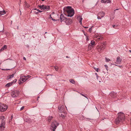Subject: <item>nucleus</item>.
<instances>
[{
    "label": "nucleus",
    "mask_w": 131,
    "mask_h": 131,
    "mask_svg": "<svg viewBox=\"0 0 131 131\" xmlns=\"http://www.w3.org/2000/svg\"><path fill=\"white\" fill-rule=\"evenodd\" d=\"M25 5L26 7H29V5L26 2H25Z\"/></svg>",
    "instance_id": "bb28decb"
},
{
    "label": "nucleus",
    "mask_w": 131,
    "mask_h": 131,
    "mask_svg": "<svg viewBox=\"0 0 131 131\" xmlns=\"http://www.w3.org/2000/svg\"><path fill=\"white\" fill-rule=\"evenodd\" d=\"M49 18H51V19H52V17H51V15H50L49 16Z\"/></svg>",
    "instance_id": "c03bdc74"
},
{
    "label": "nucleus",
    "mask_w": 131,
    "mask_h": 131,
    "mask_svg": "<svg viewBox=\"0 0 131 131\" xmlns=\"http://www.w3.org/2000/svg\"><path fill=\"white\" fill-rule=\"evenodd\" d=\"M102 18L100 16L98 15L97 18L98 19H101Z\"/></svg>",
    "instance_id": "473e14b6"
},
{
    "label": "nucleus",
    "mask_w": 131,
    "mask_h": 131,
    "mask_svg": "<svg viewBox=\"0 0 131 131\" xmlns=\"http://www.w3.org/2000/svg\"><path fill=\"white\" fill-rule=\"evenodd\" d=\"M20 79L23 82H25L28 79V78H26L25 76H24L20 77Z\"/></svg>",
    "instance_id": "4468645a"
},
{
    "label": "nucleus",
    "mask_w": 131,
    "mask_h": 131,
    "mask_svg": "<svg viewBox=\"0 0 131 131\" xmlns=\"http://www.w3.org/2000/svg\"><path fill=\"white\" fill-rule=\"evenodd\" d=\"M98 15L103 18L105 15V13L103 12H101L98 14Z\"/></svg>",
    "instance_id": "f3484780"
},
{
    "label": "nucleus",
    "mask_w": 131,
    "mask_h": 131,
    "mask_svg": "<svg viewBox=\"0 0 131 131\" xmlns=\"http://www.w3.org/2000/svg\"><path fill=\"white\" fill-rule=\"evenodd\" d=\"M118 116L115 119V122L117 124H118L120 122H123L125 119L124 114L122 112L118 113Z\"/></svg>",
    "instance_id": "f03ea898"
},
{
    "label": "nucleus",
    "mask_w": 131,
    "mask_h": 131,
    "mask_svg": "<svg viewBox=\"0 0 131 131\" xmlns=\"http://www.w3.org/2000/svg\"><path fill=\"white\" fill-rule=\"evenodd\" d=\"M18 27H17V28H18Z\"/></svg>",
    "instance_id": "69168bd1"
},
{
    "label": "nucleus",
    "mask_w": 131,
    "mask_h": 131,
    "mask_svg": "<svg viewBox=\"0 0 131 131\" xmlns=\"http://www.w3.org/2000/svg\"><path fill=\"white\" fill-rule=\"evenodd\" d=\"M112 97L114 98L116 97L117 96V93L114 92H112L110 94Z\"/></svg>",
    "instance_id": "2eb2a0df"
},
{
    "label": "nucleus",
    "mask_w": 131,
    "mask_h": 131,
    "mask_svg": "<svg viewBox=\"0 0 131 131\" xmlns=\"http://www.w3.org/2000/svg\"><path fill=\"white\" fill-rule=\"evenodd\" d=\"M78 93L80 94V95H82V96H83L84 97L86 98H87V99H88L87 97L86 96H85L84 94H82L81 93H80L79 92H78Z\"/></svg>",
    "instance_id": "c85d7f7f"
},
{
    "label": "nucleus",
    "mask_w": 131,
    "mask_h": 131,
    "mask_svg": "<svg viewBox=\"0 0 131 131\" xmlns=\"http://www.w3.org/2000/svg\"><path fill=\"white\" fill-rule=\"evenodd\" d=\"M52 116H49L47 118V120L48 121L50 122L52 119Z\"/></svg>",
    "instance_id": "b1692460"
},
{
    "label": "nucleus",
    "mask_w": 131,
    "mask_h": 131,
    "mask_svg": "<svg viewBox=\"0 0 131 131\" xmlns=\"http://www.w3.org/2000/svg\"><path fill=\"white\" fill-rule=\"evenodd\" d=\"M130 72L131 73V71H130Z\"/></svg>",
    "instance_id": "774afa93"
},
{
    "label": "nucleus",
    "mask_w": 131,
    "mask_h": 131,
    "mask_svg": "<svg viewBox=\"0 0 131 131\" xmlns=\"http://www.w3.org/2000/svg\"><path fill=\"white\" fill-rule=\"evenodd\" d=\"M59 124L56 121H53L52 123L50 128L51 129H52L53 131H55V129H56L57 126H58Z\"/></svg>",
    "instance_id": "7ed1b4c3"
},
{
    "label": "nucleus",
    "mask_w": 131,
    "mask_h": 131,
    "mask_svg": "<svg viewBox=\"0 0 131 131\" xmlns=\"http://www.w3.org/2000/svg\"><path fill=\"white\" fill-rule=\"evenodd\" d=\"M23 59H24V60H26V59L25 57H23Z\"/></svg>",
    "instance_id": "49530a36"
},
{
    "label": "nucleus",
    "mask_w": 131,
    "mask_h": 131,
    "mask_svg": "<svg viewBox=\"0 0 131 131\" xmlns=\"http://www.w3.org/2000/svg\"><path fill=\"white\" fill-rule=\"evenodd\" d=\"M20 12L21 13V11H20Z\"/></svg>",
    "instance_id": "0e129e2a"
},
{
    "label": "nucleus",
    "mask_w": 131,
    "mask_h": 131,
    "mask_svg": "<svg viewBox=\"0 0 131 131\" xmlns=\"http://www.w3.org/2000/svg\"><path fill=\"white\" fill-rule=\"evenodd\" d=\"M95 45V42L93 40H91L90 43L89 44L88 48L89 49H91L92 47Z\"/></svg>",
    "instance_id": "1a4fd4ad"
},
{
    "label": "nucleus",
    "mask_w": 131,
    "mask_h": 131,
    "mask_svg": "<svg viewBox=\"0 0 131 131\" xmlns=\"http://www.w3.org/2000/svg\"><path fill=\"white\" fill-rule=\"evenodd\" d=\"M61 116L63 117H64L66 116L65 115H63L62 114H61Z\"/></svg>",
    "instance_id": "e433bc0d"
},
{
    "label": "nucleus",
    "mask_w": 131,
    "mask_h": 131,
    "mask_svg": "<svg viewBox=\"0 0 131 131\" xmlns=\"http://www.w3.org/2000/svg\"><path fill=\"white\" fill-rule=\"evenodd\" d=\"M17 81V80L16 79H15L12 82H13V83H15L16 81Z\"/></svg>",
    "instance_id": "f704fd0d"
},
{
    "label": "nucleus",
    "mask_w": 131,
    "mask_h": 131,
    "mask_svg": "<svg viewBox=\"0 0 131 131\" xmlns=\"http://www.w3.org/2000/svg\"><path fill=\"white\" fill-rule=\"evenodd\" d=\"M19 93V92L18 91L15 90L12 92L11 95L13 97H15L17 96Z\"/></svg>",
    "instance_id": "0eeeda50"
},
{
    "label": "nucleus",
    "mask_w": 131,
    "mask_h": 131,
    "mask_svg": "<svg viewBox=\"0 0 131 131\" xmlns=\"http://www.w3.org/2000/svg\"><path fill=\"white\" fill-rule=\"evenodd\" d=\"M129 51V52H131V50H130Z\"/></svg>",
    "instance_id": "5fc2aeb1"
},
{
    "label": "nucleus",
    "mask_w": 131,
    "mask_h": 131,
    "mask_svg": "<svg viewBox=\"0 0 131 131\" xmlns=\"http://www.w3.org/2000/svg\"><path fill=\"white\" fill-rule=\"evenodd\" d=\"M37 11H38V13L39 12V13H41L42 12V11H41L38 9H37Z\"/></svg>",
    "instance_id": "a19ab883"
},
{
    "label": "nucleus",
    "mask_w": 131,
    "mask_h": 131,
    "mask_svg": "<svg viewBox=\"0 0 131 131\" xmlns=\"http://www.w3.org/2000/svg\"><path fill=\"white\" fill-rule=\"evenodd\" d=\"M2 48H3L4 50L6 49L7 48V46L6 45H5L3 47H2Z\"/></svg>",
    "instance_id": "7c9ffc66"
},
{
    "label": "nucleus",
    "mask_w": 131,
    "mask_h": 131,
    "mask_svg": "<svg viewBox=\"0 0 131 131\" xmlns=\"http://www.w3.org/2000/svg\"><path fill=\"white\" fill-rule=\"evenodd\" d=\"M10 69H3L2 70H9Z\"/></svg>",
    "instance_id": "de8ad7c7"
},
{
    "label": "nucleus",
    "mask_w": 131,
    "mask_h": 131,
    "mask_svg": "<svg viewBox=\"0 0 131 131\" xmlns=\"http://www.w3.org/2000/svg\"><path fill=\"white\" fill-rule=\"evenodd\" d=\"M64 22L67 25H69L70 24L72 23V20L70 19H67L66 18V20H65Z\"/></svg>",
    "instance_id": "f8f14e48"
},
{
    "label": "nucleus",
    "mask_w": 131,
    "mask_h": 131,
    "mask_svg": "<svg viewBox=\"0 0 131 131\" xmlns=\"http://www.w3.org/2000/svg\"><path fill=\"white\" fill-rule=\"evenodd\" d=\"M53 21H56V20L55 19H54L53 18H52V19H51Z\"/></svg>",
    "instance_id": "a18cd8bd"
},
{
    "label": "nucleus",
    "mask_w": 131,
    "mask_h": 131,
    "mask_svg": "<svg viewBox=\"0 0 131 131\" xmlns=\"http://www.w3.org/2000/svg\"><path fill=\"white\" fill-rule=\"evenodd\" d=\"M47 33V32H45V34H46Z\"/></svg>",
    "instance_id": "052dcab7"
},
{
    "label": "nucleus",
    "mask_w": 131,
    "mask_h": 131,
    "mask_svg": "<svg viewBox=\"0 0 131 131\" xmlns=\"http://www.w3.org/2000/svg\"><path fill=\"white\" fill-rule=\"evenodd\" d=\"M20 2H21V0H20Z\"/></svg>",
    "instance_id": "338daca9"
},
{
    "label": "nucleus",
    "mask_w": 131,
    "mask_h": 131,
    "mask_svg": "<svg viewBox=\"0 0 131 131\" xmlns=\"http://www.w3.org/2000/svg\"><path fill=\"white\" fill-rule=\"evenodd\" d=\"M14 74H13L12 75H9L8 77V79H10L12 78H13L14 77Z\"/></svg>",
    "instance_id": "5701e85b"
},
{
    "label": "nucleus",
    "mask_w": 131,
    "mask_h": 131,
    "mask_svg": "<svg viewBox=\"0 0 131 131\" xmlns=\"http://www.w3.org/2000/svg\"><path fill=\"white\" fill-rule=\"evenodd\" d=\"M32 11L34 12L36 14H37L38 13V11H37V9L36 8H35L32 9Z\"/></svg>",
    "instance_id": "412c9836"
},
{
    "label": "nucleus",
    "mask_w": 131,
    "mask_h": 131,
    "mask_svg": "<svg viewBox=\"0 0 131 131\" xmlns=\"http://www.w3.org/2000/svg\"><path fill=\"white\" fill-rule=\"evenodd\" d=\"M67 18L64 17V15L62 14H61L60 16V19L61 22H64L66 20Z\"/></svg>",
    "instance_id": "9b49d317"
},
{
    "label": "nucleus",
    "mask_w": 131,
    "mask_h": 131,
    "mask_svg": "<svg viewBox=\"0 0 131 131\" xmlns=\"http://www.w3.org/2000/svg\"><path fill=\"white\" fill-rule=\"evenodd\" d=\"M67 57V58H68V56H67V57Z\"/></svg>",
    "instance_id": "bf43d9fd"
},
{
    "label": "nucleus",
    "mask_w": 131,
    "mask_h": 131,
    "mask_svg": "<svg viewBox=\"0 0 131 131\" xmlns=\"http://www.w3.org/2000/svg\"><path fill=\"white\" fill-rule=\"evenodd\" d=\"M38 7L42 10L48 11L50 9V6L48 5H38Z\"/></svg>",
    "instance_id": "20e7f679"
},
{
    "label": "nucleus",
    "mask_w": 131,
    "mask_h": 131,
    "mask_svg": "<svg viewBox=\"0 0 131 131\" xmlns=\"http://www.w3.org/2000/svg\"><path fill=\"white\" fill-rule=\"evenodd\" d=\"M13 84V82H11L10 83H7L5 85V87L7 88L8 87L12 85Z\"/></svg>",
    "instance_id": "6ab92c4d"
},
{
    "label": "nucleus",
    "mask_w": 131,
    "mask_h": 131,
    "mask_svg": "<svg viewBox=\"0 0 131 131\" xmlns=\"http://www.w3.org/2000/svg\"><path fill=\"white\" fill-rule=\"evenodd\" d=\"M21 80H20V79H19V84H20L22 83H23V82L21 81Z\"/></svg>",
    "instance_id": "72a5a7b5"
},
{
    "label": "nucleus",
    "mask_w": 131,
    "mask_h": 131,
    "mask_svg": "<svg viewBox=\"0 0 131 131\" xmlns=\"http://www.w3.org/2000/svg\"><path fill=\"white\" fill-rule=\"evenodd\" d=\"M84 28H88V27H84Z\"/></svg>",
    "instance_id": "603ef678"
},
{
    "label": "nucleus",
    "mask_w": 131,
    "mask_h": 131,
    "mask_svg": "<svg viewBox=\"0 0 131 131\" xmlns=\"http://www.w3.org/2000/svg\"><path fill=\"white\" fill-rule=\"evenodd\" d=\"M26 78H28V79L31 77V76L30 75H27V76H26Z\"/></svg>",
    "instance_id": "58836bf2"
},
{
    "label": "nucleus",
    "mask_w": 131,
    "mask_h": 131,
    "mask_svg": "<svg viewBox=\"0 0 131 131\" xmlns=\"http://www.w3.org/2000/svg\"><path fill=\"white\" fill-rule=\"evenodd\" d=\"M92 30V27H91L89 28V31L90 32H91Z\"/></svg>",
    "instance_id": "c9c22d12"
},
{
    "label": "nucleus",
    "mask_w": 131,
    "mask_h": 131,
    "mask_svg": "<svg viewBox=\"0 0 131 131\" xmlns=\"http://www.w3.org/2000/svg\"><path fill=\"white\" fill-rule=\"evenodd\" d=\"M24 106H22L20 108V110H22L24 108Z\"/></svg>",
    "instance_id": "ea45409f"
},
{
    "label": "nucleus",
    "mask_w": 131,
    "mask_h": 131,
    "mask_svg": "<svg viewBox=\"0 0 131 131\" xmlns=\"http://www.w3.org/2000/svg\"><path fill=\"white\" fill-rule=\"evenodd\" d=\"M1 31H0V32H1Z\"/></svg>",
    "instance_id": "e2e57ef3"
},
{
    "label": "nucleus",
    "mask_w": 131,
    "mask_h": 131,
    "mask_svg": "<svg viewBox=\"0 0 131 131\" xmlns=\"http://www.w3.org/2000/svg\"><path fill=\"white\" fill-rule=\"evenodd\" d=\"M64 12H66L67 14V16L72 17L74 14V11L71 7L69 6L65 7L63 8Z\"/></svg>",
    "instance_id": "f257e3e1"
},
{
    "label": "nucleus",
    "mask_w": 131,
    "mask_h": 131,
    "mask_svg": "<svg viewBox=\"0 0 131 131\" xmlns=\"http://www.w3.org/2000/svg\"><path fill=\"white\" fill-rule=\"evenodd\" d=\"M122 61V59L120 57L118 56L116 59V63L117 64H120Z\"/></svg>",
    "instance_id": "ddd939ff"
},
{
    "label": "nucleus",
    "mask_w": 131,
    "mask_h": 131,
    "mask_svg": "<svg viewBox=\"0 0 131 131\" xmlns=\"http://www.w3.org/2000/svg\"><path fill=\"white\" fill-rule=\"evenodd\" d=\"M5 13H6L4 10L0 11V16L5 14Z\"/></svg>",
    "instance_id": "4be33fe9"
},
{
    "label": "nucleus",
    "mask_w": 131,
    "mask_h": 131,
    "mask_svg": "<svg viewBox=\"0 0 131 131\" xmlns=\"http://www.w3.org/2000/svg\"><path fill=\"white\" fill-rule=\"evenodd\" d=\"M99 82H101V81H99Z\"/></svg>",
    "instance_id": "13d9d810"
},
{
    "label": "nucleus",
    "mask_w": 131,
    "mask_h": 131,
    "mask_svg": "<svg viewBox=\"0 0 131 131\" xmlns=\"http://www.w3.org/2000/svg\"><path fill=\"white\" fill-rule=\"evenodd\" d=\"M54 68L56 71H58V67L57 66H56L54 67Z\"/></svg>",
    "instance_id": "c756f323"
},
{
    "label": "nucleus",
    "mask_w": 131,
    "mask_h": 131,
    "mask_svg": "<svg viewBox=\"0 0 131 131\" xmlns=\"http://www.w3.org/2000/svg\"><path fill=\"white\" fill-rule=\"evenodd\" d=\"M87 39L88 40V38H87Z\"/></svg>",
    "instance_id": "680f3d73"
},
{
    "label": "nucleus",
    "mask_w": 131,
    "mask_h": 131,
    "mask_svg": "<svg viewBox=\"0 0 131 131\" xmlns=\"http://www.w3.org/2000/svg\"><path fill=\"white\" fill-rule=\"evenodd\" d=\"M5 122L4 117L3 116H0V126L2 125H5Z\"/></svg>",
    "instance_id": "6e6552de"
},
{
    "label": "nucleus",
    "mask_w": 131,
    "mask_h": 131,
    "mask_svg": "<svg viewBox=\"0 0 131 131\" xmlns=\"http://www.w3.org/2000/svg\"><path fill=\"white\" fill-rule=\"evenodd\" d=\"M77 19L78 20L79 23L81 24H82V18L80 16H78L77 17Z\"/></svg>",
    "instance_id": "dca6fc26"
},
{
    "label": "nucleus",
    "mask_w": 131,
    "mask_h": 131,
    "mask_svg": "<svg viewBox=\"0 0 131 131\" xmlns=\"http://www.w3.org/2000/svg\"><path fill=\"white\" fill-rule=\"evenodd\" d=\"M4 50V49H3V48H2V47L1 49L0 50V52L2 51L3 50Z\"/></svg>",
    "instance_id": "79ce46f5"
},
{
    "label": "nucleus",
    "mask_w": 131,
    "mask_h": 131,
    "mask_svg": "<svg viewBox=\"0 0 131 131\" xmlns=\"http://www.w3.org/2000/svg\"><path fill=\"white\" fill-rule=\"evenodd\" d=\"M97 39L98 40H101L102 39V37L101 36V35H99L97 37Z\"/></svg>",
    "instance_id": "a878e982"
},
{
    "label": "nucleus",
    "mask_w": 131,
    "mask_h": 131,
    "mask_svg": "<svg viewBox=\"0 0 131 131\" xmlns=\"http://www.w3.org/2000/svg\"><path fill=\"white\" fill-rule=\"evenodd\" d=\"M7 106L6 104H1L0 105V111L1 112L7 110Z\"/></svg>",
    "instance_id": "423d86ee"
},
{
    "label": "nucleus",
    "mask_w": 131,
    "mask_h": 131,
    "mask_svg": "<svg viewBox=\"0 0 131 131\" xmlns=\"http://www.w3.org/2000/svg\"><path fill=\"white\" fill-rule=\"evenodd\" d=\"M94 69L95 70L97 71H98V68H94Z\"/></svg>",
    "instance_id": "37998d69"
},
{
    "label": "nucleus",
    "mask_w": 131,
    "mask_h": 131,
    "mask_svg": "<svg viewBox=\"0 0 131 131\" xmlns=\"http://www.w3.org/2000/svg\"><path fill=\"white\" fill-rule=\"evenodd\" d=\"M115 65L116 66H117L118 67L120 68L122 67V66L117 65L116 64Z\"/></svg>",
    "instance_id": "4c0bfd02"
},
{
    "label": "nucleus",
    "mask_w": 131,
    "mask_h": 131,
    "mask_svg": "<svg viewBox=\"0 0 131 131\" xmlns=\"http://www.w3.org/2000/svg\"><path fill=\"white\" fill-rule=\"evenodd\" d=\"M99 35L98 34H95L94 35V38H97L98 36Z\"/></svg>",
    "instance_id": "2f4dec72"
},
{
    "label": "nucleus",
    "mask_w": 131,
    "mask_h": 131,
    "mask_svg": "<svg viewBox=\"0 0 131 131\" xmlns=\"http://www.w3.org/2000/svg\"><path fill=\"white\" fill-rule=\"evenodd\" d=\"M105 45L104 43H102L101 45H99L97 47L98 50L99 52H101L105 48Z\"/></svg>",
    "instance_id": "39448f33"
},
{
    "label": "nucleus",
    "mask_w": 131,
    "mask_h": 131,
    "mask_svg": "<svg viewBox=\"0 0 131 131\" xmlns=\"http://www.w3.org/2000/svg\"><path fill=\"white\" fill-rule=\"evenodd\" d=\"M111 2L110 0H102L101 2L104 3H109Z\"/></svg>",
    "instance_id": "a211bd4d"
},
{
    "label": "nucleus",
    "mask_w": 131,
    "mask_h": 131,
    "mask_svg": "<svg viewBox=\"0 0 131 131\" xmlns=\"http://www.w3.org/2000/svg\"><path fill=\"white\" fill-rule=\"evenodd\" d=\"M69 81L70 82L73 84H74L75 83V82L74 80L72 79H71L69 80Z\"/></svg>",
    "instance_id": "393cba45"
},
{
    "label": "nucleus",
    "mask_w": 131,
    "mask_h": 131,
    "mask_svg": "<svg viewBox=\"0 0 131 131\" xmlns=\"http://www.w3.org/2000/svg\"><path fill=\"white\" fill-rule=\"evenodd\" d=\"M104 66H105V67H107V65H104Z\"/></svg>",
    "instance_id": "8fccbe9b"
},
{
    "label": "nucleus",
    "mask_w": 131,
    "mask_h": 131,
    "mask_svg": "<svg viewBox=\"0 0 131 131\" xmlns=\"http://www.w3.org/2000/svg\"><path fill=\"white\" fill-rule=\"evenodd\" d=\"M98 77H99L98 76V75H96V78L97 79H98Z\"/></svg>",
    "instance_id": "09e8293b"
},
{
    "label": "nucleus",
    "mask_w": 131,
    "mask_h": 131,
    "mask_svg": "<svg viewBox=\"0 0 131 131\" xmlns=\"http://www.w3.org/2000/svg\"><path fill=\"white\" fill-rule=\"evenodd\" d=\"M65 107V106L63 105H60L59 106L58 109L60 112L64 113ZM65 107H66V106Z\"/></svg>",
    "instance_id": "9d476101"
},
{
    "label": "nucleus",
    "mask_w": 131,
    "mask_h": 131,
    "mask_svg": "<svg viewBox=\"0 0 131 131\" xmlns=\"http://www.w3.org/2000/svg\"><path fill=\"white\" fill-rule=\"evenodd\" d=\"M5 125H2L1 126H0V130H3L5 129Z\"/></svg>",
    "instance_id": "aec40b11"
},
{
    "label": "nucleus",
    "mask_w": 131,
    "mask_h": 131,
    "mask_svg": "<svg viewBox=\"0 0 131 131\" xmlns=\"http://www.w3.org/2000/svg\"><path fill=\"white\" fill-rule=\"evenodd\" d=\"M115 26V25H113V28H114Z\"/></svg>",
    "instance_id": "3c124183"
},
{
    "label": "nucleus",
    "mask_w": 131,
    "mask_h": 131,
    "mask_svg": "<svg viewBox=\"0 0 131 131\" xmlns=\"http://www.w3.org/2000/svg\"><path fill=\"white\" fill-rule=\"evenodd\" d=\"M95 74H96V75H97V73H95Z\"/></svg>",
    "instance_id": "6e6d98bb"
},
{
    "label": "nucleus",
    "mask_w": 131,
    "mask_h": 131,
    "mask_svg": "<svg viewBox=\"0 0 131 131\" xmlns=\"http://www.w3.org/2000/svg\"><path fill=\"white\" fill-rule=\"evenodd\" d=\"M105 59L106 60V62H108L109 61H110V60L107 58L106 57Z\"/></svg>",
    "instance_id": "cd10ccee"
},
{
    "label": "nucleus",
    "mask_w": 131,
    "mask_h": 131,
    "mask_svg": "<svg viewBox=\"0 0 131 131\" xmlns=\"http://www.w3.org/2000/svg\"><path fill=\"white\" fill-rule=\"evenodd\" d=\"M118 10V9H116L115 10H115V11L116 10Z\"/></svg>",
    "instance_id": "864d4df0"
},
{
    "label": "nucleus",
    "mask_w": 131,
    "mask_h": 131,
    "mask_svg": "<svg viewBox=\"0 0 131 131\" xmlns=\"http://www.w3.org/2000/svg\"><path fill=\"white\" fill-rule=\"evenodd\" d=\"M42 1H45V0H41Z\"/></svg>",
    "instance_id": "4d7b16f0"
}]
</instances>
